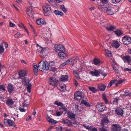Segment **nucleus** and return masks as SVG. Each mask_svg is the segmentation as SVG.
<instances>
[{
  "label": "nucleus",
  "instance_id": "obj_1",
  "mask_svg": "<svg viewBox=\"0 0 131 131\" xmlns=\"http://www.w3.org/2000/svg\"><path fill=\"white\" fill-rule=\"evenodd\" d=\"M49 66L48 62L43 60L39 63L38 65L39 69L41 71L48 70L49 68Z\"/></svg>",
  "mask_w": 131,
  "mask_h": 131
},
{
  "label": "nucleus",
  "instance_id": "obj_2",
  "mask_svg": "<svg viewBox=\"0 0 131 131\" xmlns=\"http://www.w3.org/2000/svg\"><path fill=\"white\" fill-rule=\"evenodd\" d=\"M42 7L45 16H48L51 14L52 13L51 8L49 4L46 3Z\"/></svg>",
  "mask_w": 131,
  "mask_h": 131
},
{
  "label": "nucleus",
  "instance_id": "obj_3",
  "mask_svg": "<svg viewBox=\"0 0 131 131\" xmlns=\"http://www.w3.org/2000/svg\"><path fill=\"white\" fill-rule=\"evenodd\" d=\"M100 10L106 12L109 15H112L114 14V12L110 7H107L104 6H100L98 7Z\"/></svg>",
  "mask_w": 131,
  "mask_h": 131
},
{
  "label": "nucleus",
  "instance_id": "obj_4",
  "mask_svg": "<svg viewBox=\"0 0 131 131\" xmlns=\"http://www.w3.org/2000/svg\"><path fill=\"white\" fill-rule=\"evenodd\" d=\"M58 80L54 76L50 78L49 80V84L54 86H57L58 84Z\"/></svg>",
  "mask_w": 131,
  "mask_h": 131
},
{
  "label": "nucleus",
  "instance_id": "obj_5",
  "mask_svg": "<svg viewBox=\"0 0 131 131\" xmlns=\"http://www.w3.org/2000/svg\"><path fill=\"white\" fill-rule=\"evenodd\" d=\"M40 47L42 48V49L40 52L39 55L42 58H44L45 56H47L48 53L49 49L48 48H42L40 46Z\"/></svg>",
  "mask_w": 131,
  "mask_h": 131
},
{
  "label": "nucleus",
  "instance_id": "obj_6",
  "mask_svg": "<svg viewBox=\"0 0 131 131\" xmlns=\"http://www.w3.org/2000/svg\"><path fill=\"white\" fill-rule=\"evenodd\" d=\"M74 98L75 100H79L84 97V93L83 92L79 91L75 93L74 94Z\"/></svg>",
  "mask_w": 131,
  "mask_h": 131
},
{
  "label": "nucleus",
  "instance_id": "obj_7",
  "mask_svg": "<svg viewBox=\"0 0 131 131\" xmlns=\"http://www.w3.org/2000/svg\"><path fill=\"white\" fill-rule=\"evenodd\" d=\"M122 41L125 45H128L131 43V38L129 36H126L122 38Z\"/></svg>",
  "mask_w": 131,
  "mask_h": 131
},
{
  "label": "nucleus",
  "instance_id": "obj_8",
  "mask_svg": "<svg viewBox=\"0 0 131 131\" xmlns=\"http://www.w3.org/2000/svg\"><path fill=\"white\" fill-rule=\"evenodd\" d=\"M121 58L125 63L131 65V57L129 55L122 56Z\"/></svg>",
  "mask_w": 131,
  "mask_h": 131
},
{
  "label": "nucleus",
  "instance_id": "obj_9",
  "mask_svg": "<svg viewBox=\"0 0 131 131\" xmlns=\"http://www.w3.org/2000/svg\"><path fill=\"white\" fill-rule=\"evenodd\" d=\"M54 48L56 51H59L61 52L65 50L64 46L61 44H56L54 46Z\"/></svg>",
  "mask_w": 131,
  "mask_h": 131
},
{
  "label": "nucleus",
  "instance_id": "obj_10",
  "mask_svg": "<svg viewBox=\"0 0 131 131\" xmlns=\"http://www.w3.org/2000/svg\"><path fill=\"white\" fill-rule=\"evenodd\" d=\"M26 13L29 16L33 18L34 13L33 10L31 7H27L26 9Z\"/></svg>",
  "mask_w": 131,
  "mask_h": 131
},
{
  "label": "nucleus",
  "instance_id": "obj_11",
  "mask_svg": "<svg viewBox=\"0 0 131 131\" xmlns=\"http://www.w3.org/2000/svg\"><path fill=\"white\" fill-rule=\"evenodd\" d=\"M112 129L114 131H121L122 129L119 125L113 124L112 126Z\"/></svg>",
  "mask_w": 131,
  "mask_h": 131
},
{
  "label": "nucleus",
  "instance_id": "obj_12",
  "mask_svg": "<svg viewBox=\"0 0 131 131\" xmlns=\"http://www.w3.org/2000/svg\"><path fill=\"white\" fill-rule=\"evenodd\" d=\"M96 107L99 111L102 112L105 109L106 106L104 104H100L96 105Z\"/></svg>",
  "mask_w": 131,
  "mask_h": 131
},
{
  "label": "nucleus",
  "instance_id": "obj_13",
  "mask_svg": "<svg viewBox=\"0 0 131 131\" xmlns=\"http://www.w3.org/2000/svg\"><path fill=\"white\" fill-rule=\"evenodd\" d=\"M59 109L60 110V112L56 111V115L57 116H60L62 115L63 112L67 111L66 108L64 107H60Z\"/></svg>",
  "mask_w": 131,
  "mask_h": 131
},
{
  "label": "nucleus",
  "instance_id": "obj_14",
  "mask_svg": "<svg viewBox=\"0 0 131 131\" xmlns=\"http://www.w3.org/2000/svg\"><path fill=\"white\" fill-rule=\"evenodd\" d=\"M115 112L117 115L121 116H123V110L122 108L119 107H117L116 108Z\"/></svg>",
  "mask_w": 131,
  "mask_h": 131
},
{
  "label": "nucleus",
  "instance_id": "obj_15",
  "mask_svg": "<svg viewBox=\"0 0 131 131\" xmlns=\"http://www.w3.org/2000/svg\"><path fill=\"white\" fill-rule=\"evenodd\" d=\"M90 74L92 76L98 77L99 75L100 71L94 70L89 72Z\"/></svg>",
  "mask_w": 131,
  "mask_h": 131
},
{
  "label": "nucleus",
  "instance_id": "obj_16",
  "mask_svg": "<svg viewBox=\"0 0 131 131\" xmlns=\"http://www.w3.org/2000/svg\"><path fill=\"white\" fill-rule=\"evenodd\" d=\"M106 86L104 84H100L98 85V89L100 91H104L105 90Z\"/></svg>",
  "mask_w": 131,
  "mask_h": 131
},
{
  "label": "nucleus",
  "instance_id": "obj_17",
  "mask_svg": "<svg viewBox=\"0 0 131 131\" xmlns=\"http://www.w3.org/2000/svg\"><path fill=\"white\" fill-rule=\"evenodd\" d=\"M65 51H62L58 53V56L61 59H63L67 57L68 55L66 53H65Z\"/></svg>",
  "mask_w": 131,
  "mask_h": 131
},
{
  "label": "nucleus",
  "instance_id": "obj_18",
  "mask_svg": "<svg viewBox=\"0 0 131 131\" xmlns=\"http://www.w3.org/2000/svg\"><path fill=\"white\" fill-rule=\"evenodd\" d=\"M111 45L113 47L117 48L120 46V44L117 40H115L112 43Z\"/></svg>",
  "mask_w": 131,
  "mask_h": 131
},
{
  "label": "nucleus",
  "instance_id": "obj_19",
  "mask_svg": "<svg viewBox=\"0 0 131 131\" xmlns=\"http://www.w3.org/2000/svg\"><path fill=\"white\" fill-rule=\"evenodd\" d=\"M26 72L25 70H21L19 72V79H23L26 75Z\"/></svg>",
  "mask_w": 131,
  "mask_h": 131
},
{
  "label": "nucleus",
  "instance_id": "obj_20",
  "mask_svg": "<svg viewBox=\"0 0 131 131\" xmlns=\"http://www.w3.org/2000/svg\"><path fill=\"white\" fill-rule=\"evenodd\" d=\"M106 29L108 31H113L115 29V27L111 25H107L105 27Z\"/></svg>",
  "mask_w": 131,
  "mask_h": 131
},
{
  "label": "nucleus",
  "instance_id": "obj_21",
  "mask_svg": "<svg viewBox=\"0 0 131 131\" xmlns=\"http://www.w3.org/2000/svg\"><path fill=\"white\" fill-rule=\"evenodd\" d=\"M36 23L37 24L40 25L46 24V22H45L44 20L42 19H37L36 21Z\"/></svg>",
  "mask_w": 131,
  "mask_h": 131
},
{
  "label": "nucleus",
  "instance_id": "obj_22",
  "mask_svg": "<svg viewBox=\"0 0 131 131\" xmlns=\"http://www.w3.org/2000/svg\"><path fill=\"white\" fill-rule=\"evenodd\" d=\"M109 122V120L106 117L104 118L101 121V123L103 126V125L107 124Z\"/></svg>",
  "mask_w": 131,
  "mask_h": 131
},
{
  "label": "nucleus",
  "instance_id": "obj_23",
  "mask_svg": "<svg viewBox=\"0 0 131 131\" xmlns=\"http://www.w3.org/2000/svg\"><path fill=\"white\" fill-rule=\"evenodd\" d=\"M33 71L35 74L36 75H37L38 73V67L37 66V65H36V64L34 63L33 64Z\"/></svg>",
  "mask_w": 131,
  "mask_h": 131
},
{
  "label": "nucleus",
  "instance_id": "obj_24",
  "mask_svg": "<svg viewBox=\"0 0 131 131\" xmlns=\"http://www.w3.org/2000/svg\"><path fill=\"white\" fill-rule=\"evenodd\" d=\"M68 77L67 75H62L60 78V79L61 81H68Z\"/></svg>",
  "mask_w": 131,
  "mask_h": 131
},
{
  "label": "nucleus",
  "instance_id": "obj_25",
  "mask_svg": "<svg viewBox=\"0 0 131 131\" xmlns=\"http://www.w3.org/2000/svg\"><path fill=\"white\" fill-rule=\"evenodd\" d=\"M120 99L119 97H117L116 98H113V99H112L111 100V103L112 104L117 105L118 102Z\"/></svg>",
  "mask_w": 131,
  "mask_h": 131
},
{
  "label": "nucleus",
  "instance_id": "obj_26",
  "mask_svg": "<svg viewBox=\"0 0 131 131\" xmlns=\"http://www.w3.org/2000/svg\"><path fill=\"white\" fill-rule=\"evenodd\" d=\"M68 117L70 119H74L75 118V115L72 112L69 111L68 113Z\"/></svg>",
  "mask_w": 131,
  "mask_h": 131
},
{
  "label": "nucleus",
  "instance_id": "obj_27",
  "mask_svg": "<svg viewBox=\"0 0 131 131\" xmlns=\"http://www.w3.org/2000/svg\"><path fill=\"white\" fill-rule=\"evenodd\" d=\"M13 86L11 84H8L7 86L8 91L10 93H12L13 91Z\"/></svg>",
  "mask_w": 131,
  "mask_h": 131
},
{
  "label": "nucleus",
  "instance_id": "obj_28",
  "mask_svg": "<svg viewBox=\"0 0 131 131\" xmlns=\"http://www.w3.org/2000/svg\"><path fill=\"white\" fill-rule=\"evenodd\" d=\"M30 81L29 79L27 78H26L22 81V83L25 85H28L29 84Z\"/></svg>",
  "mask_w": 131,
  "mask_h": 131
},
{
  "label": "nucleus",
  "instance_id": "obj_29",
  "mask_svg": "<svg viewBox=\"0 0 131 131\" xmlns=\"http://www.w3.org/2000/svg\"><path fill=\"white\" fill-rule=\"evenodd\" d=\"M47 120L49 123H51L54 124H55L57 123V121L52 119L49 117H48L47 118Z\"/></svg>",
  "mask_w": 131,
  "mask_h": 131
},
{
  "label": "nucleus",
  "instance_id": "obj_30",
  "mask_svg": "<svg viewBox=\"0 0 131 131\" xmlns=\"http://www.w3.org/2000/svg\"><path fill=\"white\" fill-rule=\"evenodd\" d=\"M6 103L8 105L10 106L12 108V107H11V106L13 105V104L12 99H8L6 101Z\"/></svg>",
  "mask_w": 131,
  "mask_h": 131
},
{
  "label": "nucleus",
  "instance_id": "obj_31",
  "mask_svg": "<svg viewBox=\"0 0 131 131\" xmlns=\"http://www.w3.org/2000/svg\"><path fill=\"white\" fill-rule=\"evenodd\" d=\"M128 96H130V94L129 93V91L127 90L125 91L124 94H121V96L122 97Z\"/></svg>",
  "mask_w": 131,
  "mask_h": 131
},
{
  "label": "nucleus",
  "instance_id": "obj_32",
  "mask_svg": "<svg viewBox=\"0 0 131 131\" xmlns=\"http://www.w3.org/2000/svg\"><path fill=\"white\" fill-rule=\"evenodd\" d=\"M4 122L5 123H7L10 126H13L14 125L13 123L11 120L9 119H8L7 120L5 119L4 120Z\"/></svg>",
  "mask_w": 131,
  "mask_h": 131
},
{
  "label": "nucleus",
  "instance_id": "obj_33",
  "mask_svg": "<svg viewBox=\"0 0 131 131\" xmlns=\"http://www.w3.org/2000/svg\"><path fill=\"white\" fill-rule=\"evenodd\" d=\"M53 12L56 15L62 16L63 15V14L62 12L56 10H54Z\"/></svg>",
  "mask_w": 131,
  "mask_h": 131
},
{
  "label": "nucleus",
  "instance_id": "obj_34",
  "mask_svg": "<svg viewBox=\"0 0 131 131\" xmlns=\"http://www.w3.org/2000/svg\"><path fill=\"white\" fill-rule=\"evenodd\" d=\"M63 122L64 124H66L67 125L71 126L72 125V122L67 119L63 120Z\"/></svg>",
  "mask_w": 131,
  "mask_h": 131
},
{
  "label": "nucleus",
  "instance_id": "obj_35",
  "mask_svg": "<svg viewBox=\"0 0 131 131\" xmlns=\"http://www.w3.org/2000/svg\"><path fill=\"white\" fill-rule=\"evenodd\" d=\"M115 34H116L117 36H120L122 34V31L119 30H117L114 31Z\"/></svg>",
  "mask_w": 131,
  "mask_h": 131
},
{
  "label": "nucleus",
  "instance_id": "obj_36",
  "mask_svg": "<svg viewBox=\"0 0 131 131\" xmlns=\"http://www.w3.org/2000/svg\"><path fill=\"white\" fill-rule=\"evenodd\" d=\"M99 71H100V74H101L103 76H104V77H105L107 74V73L106 72L105 70L103 71L99 70Z\"/></svg>",
  "mask_w": 131,
  "mask_h": 131
},
{
  "label": "nucleus",
  "instance_id": "obj_37",
  "mask_svg": "<svg viewBox=\"0 0 131 131\" xmlns=\"http://www.w3.org/2000/svg\"><path fill=\"white\" fill-rule=\"evenodd\" d=\"M105 51L108 56L110 57H111L112 56V54L110 51L107 49H105Z\"/></svg>",
  "mask_w": 131,
  "mask_h": 131
},
{
  "label": "nucleus",
  "instance_id": "obj_38",
  "mask_svg": "<svg viewBox=\"0 0 131 131\" xmlns=\"http://www.w3.org/2000/svg\"><path fill=\"white\" fill-rule=\"evenodd\" d=\"M94 63L95 65H97L100 62V61L99 59L95 58L94 59Z\"/></svg>",
  "mask_w": 131,
  "mask_h": 131
},
{
  "label": "nucleus",
  "instance_id": "obj_39",
  "mask_svg": "<svg viewBox=\"0 0 131 131\" xmlns=\"http://www.w3.org/2000/svg\"><path fill=\"white\" fill-rule=\"evenodd\" d=\"M88 89L93 92V93L96 92L97 91L96 89L93 87H88Z\"/></svg>",
  "mask_w": 131,
  "mask_h": 131
},
{
  "label": "nucleus",
  "instance_id": "obj_40",
  "mask_svg": "<svg viewBox=\"0 0 131 131\" xmlns=\"http://www.w3.org/2000/svg\"><path fill=\"white\" fill-rule=\"evenodd\" d=\"M106 20H103L101 21L100 22V24L101 25L105 27L107 25L106 23Z\"/></svg>",
  "mask_w": 131,
  "mask_h": 131
},
{
  "label": "nucleus",
  "instance_id": "obj_41",
  "mask_svg": "<svg viewBox=\"0 0 131 131\" xmlns=\"http://www.w3.org/2000/svg\"><path fill=\"white\" fill-rule=\"evenodd\" d=\"M61 9L65 13L67 11V9L63 5H61L60 7Z\"/></svg>",
  "mask_w": 131,
  "mask_h": 131
},
{
  "label": "nucleus",
  "instance_id": "obj_42",
  "mask_svg": "<svg viewBox=\"0 0 131 131\" xmlns=\"http://www.w3.org/2000/svg\"><path fill=\"white\" fill-rule=\"evenodd\" d=\"M103 98L106 104L108 102V100L106 97V96L104 94H103L102 95Z\"/></svg>",
  "mask_w": 131,
  "mask_h": 131
},
{
  "label": "nucleus",
  "instance_id": "obj_43",
  "mask_svg": "<svg viewBox=\"0 0 131 131\" xmlns=\"http://www.w3.org/2000/svg\"><path fill=\"white\" fill-rule=\"evenodd\" d=\"M116 80H111L110 83V84L108 85V87H110L111 86L114 84L116 82Z\"/></svg>",
  "mask_w": 131,
  "mask_h": 131
},
{
  "label": "nucleus",
  "instance_id": "obj_44",
  "mask_svg": "<svg viewBox=\"0 0 131 131\" xmlns=\"http://www.w3.org/2000/svg\"><path fill=\"white\" fill-rule=\"evenodd\" d=\"M99 130L100 131H107V129L106 127H104L103 126L100 127Z\"/></svg>",
  "mask_w": 131,
  "mask_h": 131
},
{
  "label": "nucleus",
  "instance_id": "obj_45",
  "mask_svg": "<svg viewBox=\"0 0 131 131\" xmlns=\"http://www.w3.org/2000/svg\"><path fill=\"white\" fill-rule=\"evenodd\" d=\"M31 84H29L28 86L27 87V91L29 93L31 92Z\"/></svg>",
  "mask_w": 131,
  "mask_h": 131
},
{
  "label": "nucleus",
  "instance_id": "obj_46",
  "mask_svg": "<svg viewBox=\"0 0 131 131\" xmlns=\"http://www.w3.org/2000/svg\"><path fill=\"white\" fill-rule=\"evenodd\" d=\"M6 89L5 86L3 85H0V90L3 91H5Z\"/></svg>",
  "mask_w": 131,
  "mask_h": 131
},
{
  "label": "nucleus",
  "instance_id": "obj_47",
  "mask_svg": "<svg viewBox=\"0 0 131 131\" xmlns=\"http://www.w3.org/2000/svg\"><path fill=\"white\" fill-rule=\"evenodd\" d=\"M112 67L115 73H117L119 71L118 70V69L116 67L114 66H112Z\"/></svg>",
  "mask_w": 131,
  "mask_h": 131
},
{
  "label": "nucleus",
  "instance_id": "obj_48",
  "mask_svg": "<svg viewBox=\"0 0 131 131\" xmlns=\"http://www.w3.org/2000/svg\"><path fill=\"white\" fill-rule=\"evenodd\" d=\"M54 104L57 105L58 106H63V105L62 103L61 102H59L58 101H56L55 102Z\"/></svg>",
  "mask_w": 131,
  "mask_h": 131
},
{
  "label": "nucleus",
  "instance_id": "obj_49",
  "mask_svg": "<svg viewBox=\"0 0 131 131\" xmlns=\"http://www.w3.org/2000/svg\"><path fill=\"white\" fill-rule=\"evenodd\" d=\"M73 74L74 76L77 78H79V77L78 73L76 71H73Z\"/></svg>",
  "mask_w": 131,
  "mask_h": 131
},
{
  "label": "nucleus",
  "instance_id": "obj_50",
  "mask_svg": "<svg viewBox=\"0 0 131 131\" xmlns=\"http://www.w3.org/2000/svg\"><path fill=\"white\" fill-rule=\"evenodd\" d=\"M4 48L3 45H0V53H2L4 51Z\"/></svg>",
  "mask_w": 131,
  "mask_h": 131
},
{
  "label": "nucleus",
  "instance_id": "obj_51",
  "mask_svg": "<svg viewBox=\"0 0 131 131\" xmlns=\"http://www.w3.org/2000/svg\"><path fill=\"white\" fill-rule=\"evenodd\" d=\"M20 35V33L19 32H18L14 35V36L15 38H18Z\"/></svg>",
  "mask_w": 131,
  "mask_h": 131
},
{
  "label": "nucleus",
  "instance_id": "obj_52",
  "mask_svg": "<svg viewBox=\"0 0 131 131\" xmlns=\"http://www.w3.org/2000/svg\"><path fill=\"white\" fill-rule=\"evenodd\" d=\"M121 0H112V2L116 4L119 3Z\"/></svg>",
  "mask_w": 131,
  "mask_h": 131
},
{
  "label": "nucleus",
  "instance_id": "obj_53",
  "mask_svg": "<svg viewBox=\"0 0 131 131\" xmlns=\"http://www.w3.org/2000/svg\"><path fill=\"white\" fill-rule=\"evenodd\" d=\"M83 126L86 129H90V126L89 125L87 126L85 124H83Z\"/></svg>",
  "mask_w": 131,
  "mask_h": 131
},
{
  "label": "nucleus",
  "instance_id": "obj_54",
  "mask_svg": "<svg viewBox=\"0 0 131 131\" xmlns=\"http://www.w3.org/2000/svg\"><path fill=\"white\" fill-rule=\"evenodd\" d=\"M66 87L65 86H61L60 87V90L64 91L65 90Z\"/></svg>",
  "mask_w": 131,
  "mask_h": 131
},
{
  "label": "nucleus",
  "instance_id": "obj_55",
  "mask_svg": "<svg viewBox=\"0 0 131 131\" xmlns=\"http://www.w3.org/2000/svg\"><path fill=\"white\" fill-rule=\"evenodd\" d=\"M83 104L85 105H89V104L87 102L85 101H83L81 102Z\"/></svg>",
  "mask_w": 131,
  "mask_h": 131
},
{
  "label": "nucleus",
  "instance_id": "obj_56",
  "mask_svg": "<svg viewBox=\"0 0 131 131\" xmlns=\"http://www.w3.org/2000/svg\"><path fill=\"white\" fill-rule=\"evenodd\" d=\"M18 26H19V27H24V28L25 29V30L27 32V29L25 28L24 25L23 24H22L21 25H20L19 24H18Z\"/></svg>",
  "mask_w": 131,
  "mask_h": 131
},
{
  "label": "nucleus",
  "instance_id": "obj_57",
  "mask_svg": "<svg viewBox=\"0 0 131 131\" xmlns=\"http://www.w3.org/2000/svg\"><path fill=\"white\" fill-rule=\"evenodd\" d=\"M73 83L75 86H77L78 85V83L75 80H74Z\"/></svg>",
  "mask_w": 131,
  "mask_h": 131
},
{
  "label": "nucleus",
  "instance_id": "obj_58",
  "mask_svg": "<svg viewBox=\"0 0 131 131\" xmlns=\"http://www.w3.org/2000/svg\"><path fill=\"white\" fill-rule=\"evenodd\" d=\"M103 3L106 4L108 3V0H100Z\"/></svg>",
  "mask_w": 131,
  "mask_h": 131
},
{
  "label": "nucleus",
  "instance_id": "obj_59",
  "mask_svg": "<svg viewBox=\"0 0 131 131\" xmlns=\"http://www.w3.org/2000/svg\"><path fill=\"white\" fill-rule=\"evenodd\" d=\"M9 25L11 27H13L15 26V25L14 23L11 22V21H10V22Z\"/></svg>",
  "mask_w": 131,
  "mask_h": 131
},
{
  "label": "nucleus",
  "instance_id": "obj_60",
  "mask_svg": "<svg viewBox=\"0 0 131 131\" xmlns=\"http://www.w3.org/2000/svg\"><path fill=\"white\" fill-rule=\"evenodd\" d=\"M123 70L124 71H131V69L128 68H126L124 69Z\"/></svg>",
  "mask_w": 131,
  "mask_h": 131
},
{
  "label": "nucleus",
  "instance_id": "obj_61",
  "mask_svg": "<svg viewBox=\"0 0 131 131\" xmlns=\"http://www.w3.org/2000/svg\"><path fill=\"white\" fill-rule=\"evenodd\" d=\"M19 110L22 112H24L25 111V109H24V108L20 107L19 108Z\"/></svg>",
  "mask_w": 131,
  "mask_h": 131
},
{
  "label": "nucleus",
  "instance_id": "obj_62",
  "mask_svg": "<svg viewBox=\"0 0 131 131\" xmlns=\"http://www.w3.org/2000/svg\"><path fill=\"white\" fill-rule=\"evenodd\" d=\"M31 116H29L28 117L26 118V120L27 121H28L30 120H31Z\"/></svg>",
  "mask_w": 131,
  "mask_h": 131
},
{
  "label": "nucleus",
  "instance_id": "obj_63",
  "mask_svg": "<svg viewBox=\"0 0 131 131\" xmlns=\"http://www.w3.org/2000/svg\"><path fill=\"white\" fill-rule=\"evenodd\" d=\"M32 30L34 36H37V34L36 32H35L34 29H32Z\"/></svg>",
  "mask_w": 131,
  "mask_h": 131
},
{
  "label": "nucleus",
  "instance_id": "obj_64",
  "mask_svg": "<svg viewBox=\"0 0 131 131\" xmlns=\"http://www.w3.org/2000/svg\"><path fill=\"white\" fill-rule=\"evenodd\" d=\"M70 60H68L64 62L65 64L66 65L69 64L70 62Z\"/></svg>",
  "mask_w": 131,
  "mask_h": 131
}]
</instances>
